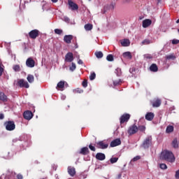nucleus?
I'll list each match as a JSON object with an SVG mask.
<instances>
[{"label": "nucleus", "mask_w": 179, "mask_h": 179, "mask_svg": "<svg viewBox=\"0 0 179 179\" xmlns=\"http://www.w3.org/2000/svg\"><path fill=\"white\" fill-rule=\"evenodd\" d=\"M150 145H152V136H148L143 141L142 146L144 149H148V148L150 147Z\"/></svg>", "instance_id": "20e7f679"}, {"label": "nucleus", "mask_w": 179, "mask_h": 179, "mask_svg": "<svg viewBox=\"0 0 179 179\" xmlns=\"http://www.w3.org/2000/svg\"><path fill=\"white\" fill-rule=\"evenodd\" d=\"M129 118H131V115L128 113L123 114L120 118V124L122 125L124 122H128V121H129Z\"/></svg>", "instance_id": "39448f33"}, {"label": "nucleus", "mask_w": 179, "mask_h": 179, "mask_svg": "<svg viewBox=\"0 0 179 179\" xmlns=\"http://www.w3.org/2000/svg\"><path fill=\"white\" fill-rule=\"evenodd\" d=\"M150 70L151 71V72H157V71H159V68L157 67V65L156 64H152L150 66Z\"/></svg>", "instance_id": "b1692460"}, {"label": "nucleus", "mask_w": 179, "mask_h": 179, "mask_svg": "<svg viewBox=\"0 0 179 179\" xmlns=\"http://www.w3.org/2000/svg\"><path fill=\"white\" fill-rule=\"evenodd\" d=\"M172 44L173 45H176L177 44H179V40L178 39H173L172 40Z\"/></svg>", "instance_id": "c03bdc74"}, {"label": "nucleus", "mask_w": 179, "mask_h": 179, "mask_svg": "<svg viewBox=\"0 0 179 179\" xmlns=\"http://www.w3.org/2000/svg\"><path fill=\"white\" fill-rule=\"evenodd\" d=\"M73 59H74L73 53L71 52H69L68 53H66L64 59L65 62H72Z\"/></svg>", "instance_id": "9d476101"}, {"label": "nucleus", "mask_w": 179, "mask_h": 179, "mask_svg": "<svg viewBox=\"0 0 179 179\" xmlns=\"http://www.w3.org/2000/svg\"><path fill=\"white\" fill-rule=\"evenodd\" d=\"M129 135H134V134H136L138 132V126L136 124H133L130 126L127 131Z\"/></svg>", "instance_id": "423d86ee"}, {"label": "nucleus", "mask_w": 179, "mask_h": 179, "mask_svg": "<svg viewBox=\"0 0 179 179\" xmlns=\"http://www.w3.org/2000/svg\"><path fill=\"white\" fill-rule=\"evenodd\" d=\"M13 69L15 72H20V66H19V64H16L13 66Z\"/></svg>", "instance_id": "7c9ffc66"}, {"label": "nucleus", "mask_w": 179, "mask_h": 179, "mask_svg": "<svg viewBox=\"0 0 179 179\" xmlns=\"http://www.w3.org/2000/svg\"><path fill=\"white\" fill-rule=\"evenodd\" d=\"M162 105V100L157 99L152 102V107H160Z\"/></svg>", "instance_id": "5701e85b"}, {"label": "nucleus", "mask_w": 179, "mask_h": 179, "mask_svg": "<svg viewBox=\"0 0 179 179\" xmlns=\"http://www.w3.org/2000/svg\"><path fill=\"white\" fill-rule=\"evenodd\" d=\"M5 118V115L3 113H0V120H3Z\"/></svg>", "instance_id": "6e6d98bb"}, {"label": "nucleus", "mask_w": 179, "mask_h": 179, "mask_svg": "<svg viewBox=\"0 0 179 179\" xmlns=\"http://www.w3.org/2000/svg\"><path fill=\"white\" fill-rule=\"evenodd\" d=\"M176 23H179V19L176 20Z\"/></svg>", "instance_id": "13d9d810"}, {"label": "nucleus", "mask_w": 179, "mask_h": 179, "mask_svg": "<svg viewBox=\"0 0 179 179\" xmlns=\"http://www.w3.org/2000/svg\"><path fill=\"white\" fill-rule=\"evenodd\" d=\"M131 71H134V69H131Z\"/></svg>", "instance_id": "680f3d73"}, {"label": "nucleus", "mask_w": 179, "mask_h": 179, "mask_svg": "<svg viewBox=\"0 0 179 179\" xmlns=\"http://www.w3.org/2000/svg\"><path fill=\"white\" fill-rule=\"evenodd\" d=\"M115 8V4L114 3H111L110 6H109V8L111 10H114V8Z\"/></svg>", "instance_id": "09e8293b"}, {"label": "nucleus", "mask_w": 179, "mask_h": 179, "mask_svg": "<svg viewBox=\"0 0 179 179\" xmlns=\"http://www.w3.org/2000/svg\"><path fill=\"white\" fill-rule=\"evenodd\" d=\"M73 92L75 94H82V93H83V90L80 88H76Z\"/></svg>", "instance_id": "cd10ccee"}, {"label": "nucleus", "mask_w": 179, "mask_h": 179, "mask_svg": "<svg viewBox=\"0 0 179 179\" xmlns=\"http://www.w3.org/2000/svg\"><path fill=\"white\" fill-rule=\"evenodd\" d=\"M150 43V41L148 39H145L144 41H142L143 45H148Z\"/></svg>", "instance_id": "4c0bfd02"}, {"label": "nucleus", "mask_w": 179, "mask_h": 179, "mask_svg": "<svg viewBox=\"0 0 179 179\" xmlns=\"http://www.w3.org/2000/svg\"><path fill=\"white\" fill-rule=\"evenodd\" d=\"M92 29H93V24H87L85 25V29L87 31H90V30H92Z\"/></svg>", "instance_id": "c85d7f7f"}, {"label": "nucleus", "mask_w": 179, "mask_h": 179, "mask_svg": "<svg viewBox=\"0 0 179 179\" xmlns=\"http://www.w3.org/2000/svg\"><path fill=\"white\" fill-rule=\"evenodd\" d=\"M95 55L96 57V58H103V52L99 51V52H95Z\"/></svg>", "instance_id": "473e14b6"}, {"label": "nucleus", "mask_w": 179, "mask_h": 179, "mask_svg": "<svg viewBox=\"0 0 179 179\" xmlns=\"http://www.w3.org/2000/svg\"><path fill=\"white\" fill-rule=\"evenodd\" d=\"M0 101H3V103H6V101H8V96L3 92H0Z\"/></svg>", "instance_id": "6ab92c4d"}, {"label": "nucleus", "mask_w": 179, "mask_h": 179, "mask_svg": "<svg viewBox=\"0 0 179 179\" xmlns=\"http://www.w3.org/2000/svg\"><path fill=\"white\" fill-rule=\"evenodd\" d=\"M27 80L29 82V83H33V82H34V76L29 74L27 76Z\"/></svg>", "instance_id": "bb28decb"}, {"label": "nucleus", "mask_w": 179, "mask_h": 179, "mask_svg": "<svg viewBox=\"0 0 179 179\" xmlns=\"http://www.w3.org/2000/svg\"><path fill=\"white\" fill-rule=\"evenodd\" d=\"M159 159L161 160H166L169 163H174L176 162V157H174V154L171 151L164 150L162 152Z\"/></svg>", "instance_id": "f257e3e1"}, {"label": "nucleus", "mask_w": 179, "mask_h": 179, "mask_svg": "<svg viewBox=\"0 0 179 179\" xmlns=\"http://www.w3.org/2000/svg\"><path fill=\"white\" fill-rule=\"evenodd\" d=\"M96 160H100L101 162H103V160H106V155L101 152H98L96 155Z\"/></svg>", "instance_id": "dca6fc26"}, {"label": "nucleus", "mask_w": 179, "mask_h": 179, "mask_svg": "<svg viewBox=\"0 0 179 179\" xmlns=\"http://www.w3.org/2000/svg\"><path fill=\"white\" fill-rule=\"evenodd\" d=\"M89 148L90 149V150H92V152H96V148L94 146H93L92 144H90L89 145Z\"/></svg>", "instance_id": "de8ad7c7"}, {"label": "nucleus", "mask_w": 179, "mask_h": 179, "mask_svg": "<svg viewBox=\"0 0 179 179\" xmlns=\"http://www.w3.org/2000/svg\"><path fill=\"white\" fill-rule=\"evenodd\" d=\"M158 1V2H160V1H162V0H157Z\"/></svg>", "instance_id": "bf43d9fd"}, {"label": "nucleus", "mask_w": 179, "mask_h": 179, "mask_svg": "<svg viewBox=\"0 0 179 179\" xmlns=\"http://www.w3.org/2000/svg\"><path fill=\"white\" fill-rule=\"evenodd\" d=\"M121 145V138H116L110 142V148H115V146H120Z\"/></svg>", "instance_id": "f8f14e48"}, {"label": "nucleus", "mask_w": 179, "mask_h": 179, "mask_svg": "<svg viewBox=\"0 0 179 179\" xmlns=\"http://www.w3.org/2000/svg\"><path fill=\"white\" fill-rule=\"evenodd\" d=\"M29 36L32 40H36L40 36V31L38 29H33L29 32Z\"/></svg>", "instance_id": "7ed1b4c3"}, {"label": "nucleus", "mask_w": 179, "mask_h": 179, "mask_svg": "<svg viewBox=\"0 0 179 179\" xmlns=\"http://www.w3.org/2000/svg\"><path fill=\"white\" fill-rule=\"evenodd\" d=\"M4 126L6 127V131H14V129L16 128V124H15V122L13 121L5 122Z\"/></svg>", "instance_id": "f03ea898"}, {"label": "nucleus", "mask_w": 179, "mask_h": 179, "mask_svg": "<svg viewBox=\"0 0 179 179\" xmlns=\"http://www.w3.org/2000/svg\"><path fill=\"white\" fill-rule=\"evenodd\" d=\"M65 87V81H60L57 83L56 89H64Z\"/></svg>", "instance_id": "393cba45"}, {"label": "nucleus", "mask_w": 179, "mask_h": 179, "mask_svg": "<svg viewBox=\"0 0 179 179\" xmlns=\"http://www.w3.org/2000/svg\"><path fill=\"white\" fill-rule=\"evenodd\" d=\"M55 34H59V36H61V34L63 33V31H62V29H55Z\"/></svg>", "instance_id": "e433bc0d"}, {"label": "nucleus", "mask_w": 179, "mask_h": 179, "mask_svg": "<svg viewBox=\"0 0 179 179\" xmlns=\"http://www.w3.org/2000/svg\"><path fill=\"white\" fill-rule=\"evenodd\" d=\"M137 128L138 131H141V132H145L146 131V127L143 125L138 126Z\"/></svg>", "instance_id": "2f4dec72"}, {"label": "nucleus", "mask_w": 179, "mask_h": 179, "mask_svg": "<svg viewBox=\"0 0 179 179\" xmlns=\"http://www.w3.org/2000/svg\"><path fill=\"white\" fill-rule=\"evenodd\" d=\"M72 40H73V35H65L64 36V41L66 44H71V43H72Z\"/></svg>", "instance_id": "ddd939ff"}, {"label": "nucleus", "mask_w": 179, "mask_h": 179, "mask_svg": "<svg viewBox=\"0 0 179 179\" xmlns=\"http://www.w3.org/2000/svg\"><path fill=\"white\" fill-rule=\"evenodd\" d=\"M26 65L28 66V68H34L36 65V62L33 58L29 57L26 61Z\"/></svg>", "instance_id": "6e6552de"}, {"label": "nucleus", "mask_w": 179, "mask_h": 179, "mask_svg": "<svg viewBox=\"0 0 179 179\" xmlns=\"http://www.w3.org/2000/svg\"><path fill=\"white\" fill-rule=\"evenodd\" d=\"M144 58H145V59H152V58H153V56H152V55L150 54H145L144 55Z\"/></svg>", "instance_id": "ea45409f"}, {"label": "nucleus", "mask_w": 179, "mask_h": 179, "mask_svg": "<svg viewBox=\"0 0 179 179\" xmlns=\"http://www.w3.org/2000/svg\"><path fill=\"white\" fill-rule=\"evenodd\" d=\"M106 59L107 61H109L110 62L114 61V56H113V55H108L107 57H106Z\"/></svg>", "instance_id": "72a5a7b5"}, {"label": "nucleus", "mask_w": 179, "mask_h": 179, "mask_svg": "<svg viewBox=\"0 0 179 179\" xmlns=\"http://www.w3.org/2000/svg\"><path fill=\"white\" fill-rule=\"evenodd\" d=\"M94 79H96V73H92L90 76V80H94Z\"/></svg>", "instance_id": "a19ab883"}, {"label": "nucleus", "mask_w": 179, "mask_h": 179, "mask_svg": "<svg viewBox=\"0 0 179 179\" xmlns=\"http://www.w3.org/2000/svg\"><path fill=\"white\" fill-rule=\"evenodd\" d=\"M159 167L162 170H167V165L166 164H161Z\"/></svg>", "instance_id": "79ce46f5"}, {"label": "nucleus", "mask_w": 179, "mask_h": 179, "mask_svg": "<svg viewBox=\"0 0 179 179\" xmlns=\"http://www.w3.org/2000/svg\"><path fill=\"white\" fill-rule=\"evenodd\" d=\"M138 160H141V156H139V155L134 157L132 159L131 162H138Z\"/></svg>", "instance_id": "37998d69"}, {"label": "nucleus", "mask_w": 179, "mask_h": 179, "mask_svg": "<svg viewBox=\"0 0 179 179\" xmlns=\"http://www.w3.org/2000/svg\"><path fill=\"white\" fill-rule=\"evenodd\" d=\"M166 131L167 134H170V133L173 132V131H174V127H173V126H168L166 127Z\"/></svg>", "instance_id": "c756f323"}, {"label": "nucleus", "mask_w": 179, "mask_h": 179, "mask_svg": "<svg viewBox=\"0 0 179 179\" xmlns=\"http://www.w3.org/2000/svg\"><path fill=\"white\" fill-rule=\"evenodd\" d=\"M120 44L122 45V47H129L131 42L129 41V39H124L120 41Z\"/></svg>", "instance_id": "4be33fe9"}, {"label": "nucleus", "mask_w": 179, "mask_h": 179, "mask_svg": "<svg viewBox=\"0 0 179 179\" xmlns=\"http://www.w3.org/2000/svg\"><path fill=\"white\" fill-rule=\"evenodd\" d=\"M96 148H98V149H107L108 144L104 143V141H99L96 143Z\"/></svg>", "instance_id": "4468645a"}, {"label": "nucleus", "mask_w": 179, "mask_h": 179, "mask_svg": "<svg viewBox=\"0 0 179 179\" xmlns=\"http://www.w3.org/2000/svg\"><path fill=\"white\" fill-rule=\"evenodd\" d=\"M90 151H89V148L87 147H84L81 148L80 151V155H83L84 156L86 155H89Z\"/></svg>", "instance_id": "aec40b11"}, {"label": "nucleus", "mask_w": 179, "mask_h": 179, "mask_svg": "<svg viewBox=\"0 0 179 179\" xmlns=\"http://www.w3.org/2000/svg\"><path fill=\"white\" fill-rule=\"evenodd\" d=\"M78 64L79 65H83V61L82 59H79V60L78 61Z\"/></svg>", "instance_id": "5fc2aeb1"}, {"label": "nucleus", "mask_w": 179, "mask_h": 179, "mask_svg": "<svg viewBox=\"0 0 179 179\" xmlns=\"http://www.w3.org/2000/svg\"><path fill=\"white\" fill-rule=\"evenodd\" d=\"M67 170L69 176H71V177H73L75 174H76V170L73 166H69Z\"/></svg>", "instance_id": "2eb2a0df"}, {"label": "nucleus", "mask_w": 179, "mask_h": 179, "mask_svg": "<svg viewBox=\"0 0 179 179\" xmlns=\"http://www.w3.org/2000/svg\"><path fill=\"white\" fill-rule=\"evenodd\" d=\"M23 117L24 120H30L33 118V113L30 110H26L23 114Z\"/></svg>", "instance_id": "9b49d317"}, {"label": "nucleus", "mask_w": 179, "mask_h": 179, "mask_svg": "<svg viewBox=\"0 0 179 179\" xmlns=\"http://www.w3.org/2000/svg\"><path fill=\"white\" fill-rule=\"evenodd\" d=\"M120 83H121V80H119L118 81L113 82V84L115 86H118V85H120Z\"/></svg>", "instance_id": "3c124183"}, {"label": "nucleus", "mask_w": 179, "mask_h": 179, "mask_svg": "<svg viewBox=\"0 0 179 179\" xmlns=\"http://www.w3.org/2000/svg\"><path fill=\"white\" fill-rule=\"evenodd\" d=\"M171 145H172V148H173V149H178V148H179L178 140L177 138H174L171 143Z\"/></svg>", "instance_id": "412c9836"}, {"label": "nucleus", "mask_w": 179, "mask_h": 179, "mask_svg": "<svg viewBox=\"0 0 179 179\" xmlns=\"http://www.w3.org/2000/svg\"><path fill=\"white\" fill-rule=\"evenodd\" d=\"M152 24V20L146 19L143 21V27L146 29V27H149Z\"/></svg>", "instance_id": "a211bd4d"}, {"label": "nucleus", "mask_w": 179, "mask_h": 179, "mask_svg": "<svg viewBox=\"0 0 179 179\" xmlns=\"http://www.w3.org/2000/svg\"><path fill=\"white\" fill-rule=\"evenodd\" d=\"M83 87H86L87 86V80H84L82 83Z\"/></svg>", "instance_id": "49530a36"}, {"label": "nucleus", "mask_w": 179, "mask_h": 179, "mask_svg": "<svg viewBox=\"0 0 179 179\" xmlns=\"http://www.w3.org/2000/svg\"><path fill=\"white\" fill-rule=\"evenodd\" d=\"M115 72L117 76H121V75H122L121 69H120V68L116 69Z\"/></svg>", "instance_id": "c9c22d12"}, {"label": "nucleus", "mask_w": 179, "mask_h": 179, "mask_svg": "<svg viewBox=\"0 0 179 179\" xmlns=\"http://www.w3.org/2000/svg\"><path fill=\"white\" fill-rule=\"evenodd\" d=\"M17 179H23V176H22V174H18V175L17 176Z\"/></svg>", "instance_id": "864d4df0"}, {"label": "nucleus", "mask_w": 179, "mask_h": 179, "mask_svg": "<svg viewBox=\"0 0 179 179\" xmlns=\"http://www.w3.org/2000/svg\"><path fill=\"white\" fill-rule=\"evenodd\" d=\"M2 75H3V68L1 66L0 64V77L2 76Z\"/></svg>", "instance_id": "8fccbe9b"}, {"label": "nucleus", "mask_w": 179, "mask_h": 179, "mask_svg": "<svg viewBox=\"0 0 179 179\" xmlns=\"http://www.w3.org/2000/svg\"><path fill=\"white\" fill-rule=\"evenodd\" d=\"M175 178L176 179H179V169L178 171H176Z\"/></svg>", "instance_id": "603ef678"}, {"label": "nucleus", "mask_w": 179, "mask_h": 179, "mask_svg": "<svg viewBox=\"0 0 179 179\" xmlns=\"http://www.w3.org/2000/svg\"><path fill=\"white\" fill-rule=\"evenodd\" d=\"M53 3H56V2H58V0H51Z\"/></svg>", "instance_id": "4d7b16f0"}, {"label": "nucleus", "mask_w": 179, "mask_h": 179, "mask_svg": "<svg viewBox=\"0 0 179 179\" xmlns=\"http://www.w3.org/2000/svg\"><path fill=\"white\" fill-rule=\"evenodd\" d=\"M166 59H176V57L173 55L166 56Z\"/></svg>", "instance_id": "a18cd8bd"}, {"label": "nucleus", "mask_w": 179, "mask_h": 179, "mask_svg": "<svg viewBox=\"0 0 179 179\" xmlns=\"http://www.w3.org/2000/svg\"><path fill=\"white\" fill-rule=\"evenodd\" d=\"M68 4L71 10H78V9H79V6H78V4H76L72 0H68Z\"/></svg>", "instance_id": "1a4fd4ad"}, {"label": "nucleus", "mask_w": 179, "mask_h": 179, "mask_svg": "<svg viewBox=\"0 0 179 179\" xmlns=\"http://www.w3.org/2000/svg\"><path fill=\"white\" fill-rule=\"evenodd\" d=\"M17 85L20 87H25V89H29V87H30L29 83H27V81H24L23 79L19 80L17 81Z\"/></svg>", "instance_id": "0eeeda50"}, {"label": "nucleus", "mask_w": 179, "mask_h": 179, "mask_svg": "<svg viewBox=\"0 0 179 179\" xmlns=\"http://www.w3.org/2000/svg\"><path fill=\"white\" fill-rule=\"evenodd\" d=\"M178 32L179 33V29H178Z\"/></svg>", "instance_id": "052dcab7"}, {"label": "nucleus", "mask_w": 179, "mask_h": 179, "mask_svg": "<svg viewBox=\"0 0 179 179\" xmlns=\"http://www.w3.org/2000/svg\"><path fill=\"white\" fill-rule=\"evenodd\" d=\"M110 162L111 164H114V163H117V162H118V157H112L110 158Z\"/></svg>", "instance_id": "f704fd0d"}, {"label": "nucleus", "mask_w": 179, "mask_h": 179, "mask_svg": "<svg viewBox=\"0 0 179 179\" xmlns=\"http://www.w3.org/2000/svg\"><path fill=\"white\" fill-rule=\"evenodd\" d=\"M124 58H127L128 59H132V55L130 52H126L123 53Z\"/></svg>", "instance_id": "a878e982"}, {"label": "nucleus", "mask_w": 179, "mask_h": 179, "mask_svg": "<svg viewBox=\"0 0 179 179\" xmlns=\"http://www.w3.org/2000/svg\"><path fill=\"white\" fill-rule=\"evenodd\" d=\"M75 69H76V64H75V63H71V66H70V71H71L72 72H73V71H75Z\"/></svg>", "instance_id": "58836bf2"}, {"label": "nucleus", "mask_w": 179, "mask_h": 179, "mask_svg": "<svg viewBox=\"0 0 179 179\" xmlns=\"http://www.w3.org/2000/svg\"><path fill=\"white\" fill-rule=\"evenodd\" d=\"M88 1H92V0H88Z\"/></svg>", "instance_id": "e2e57ef3"}, {"label": "nucleus", "mask_w": 179, "mask_h": 179, "mask_svg": "<svg viewBox=\"0 0 179 179\" xmlns=\"http://www.w3.org/2000/svg\"><path fill=\"white\" fill-rule=\"evenodd\" d=\"M153 118H155V113L152 112H148L145 115V120L147 121H152Z\"/></svg>", "instance_id": "f3484780"}]
</instances>
